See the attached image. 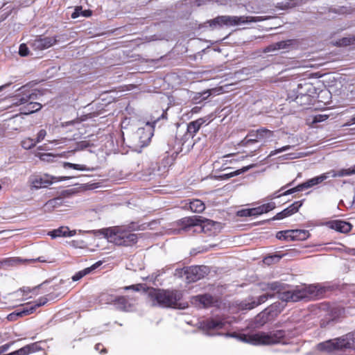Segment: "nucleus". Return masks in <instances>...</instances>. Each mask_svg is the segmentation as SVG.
<instances>
[{"label":"nucleus","mask_w":355,"mask_h":355,"mask_svg":"<svg viewBox=\"0 0 355 355\" xmlns=\"http://www.w3.org/2000/svg\"><path fill=\"white\" fill-rule=\"evenodd\" d=\"M256 133V130H251L242 141L243 144L247 146L250 144L257 143V139Z\"/></svg>","instance_id":"f704fd0d"},{"label":"nucleus","mask_w":355,"mask_h":355,"mask_svg":"<svg viewBox=\"0 0 355 355\" xmlns=\"http://www.w3.org/2000/svg\"><path fill=\"white\" fill-rule=\"evenodd\" d=\"M355 174V166L352 168H343L338 171L331 170L327 173H324L318 176L314 177L308 180L307 181L297 185V187L290 189L284 192L283 195H290L295 192L302 191L304 189H309L314 186H316L323 181L326 180L327 178H337V177H344L349 176L351 175Z\"/></svg>","instance_id":"7ed1b4c3"},{"label":"nucleus","mask_w":355,"mask_h":355,"mask_svg":"<svg viewBox=\"0 0 355 355\" xmlns=\"http://www.w3.org/2000/svg\"><path fill=\"white\" fill-rule=\"evenodd\" d=\"M210 96V92L207 90L203 92L197 93L193 97L196 103H200L201 101L207 99Z\"/></svg>","instance_id":"ea45409f"},{"label":"nucleus","mask_w":355,"mask_h":355,"mask_svg":"<svg viewBox=\"0 0 355 355\" xmlns=\"http://www.w3.org/2000/svg\"><path fill=\"white\" fill-rule=\"evenodd\" d=\"M191 302L198 309H204L212 306L214 303V299L209 294L199 295L192 297Z\"/></svg>","instance_id":"2eb2a0df"},{"label":"nucleus","mask_w":355,"mask_h":355,"mask_svg":"<svg viewBox=\"0 0 355 355\" xmlns=\"http://www.w3.org/2000/svg\"><path fill=\"white\" fill-rule=\"evenodd\" d=\"M302 205V201H295L287 208L281 212L277 213L271 218L272 220H282L286 217L290 216L298 211L300 207Z\"/></svg>","instance_id":"f3484780"},{"label":"nucleus","mask_w":355,"mask_h":355,"mask_svg":"<svg viewBox=\"0 0 355 355\" xmlns=\"http://www.w3.org/2000/svg\"><path fill=\"white\" fill-rule=\"evenodd\" d=\"M69 179V177H55L49 175L40 176L37 175H31L28 179V182L32 189H39L42 187H46L55 182H60Z\"/></svg>","instance_id":"9b49d317"},{"label":"nucleus","mask_w":355,"mask_h":355,"mask_svg":"<svg viewBox=\"0 0 355 355\" xmlns=\"http://www.w3.org/2000/svg\"><path fill=\"white\" fill-rule=\"evenodd\" d=\"M148 296L153 306L173 307L184 309L187 307L185 303H181L182 293L178 291H164L151 288L148 291Z\"/></svg>","instance_id":"f03ea898"},{"label":"nucleus","mask_w":355,"mask_h":355,"mask_svg":"<svg viewBox=\"0 0 355 355\" xmlns=\"http://www.w3.org/2000/svg\"><path fill=\"white\" fill-rule=\"evenodd\" d=\"M352 121H353V123H355V117H354V118L352 119Z\"/></svg>","instance_id":"774afa93"},{"label":"nucleus","mask_w":355,"mask_h":355,"mask_svg":"<svg viewBox=\"0 0 355 355\" xmlns=\"http://www.w3.org/2000/svg\"><path fill=\"white\" fill-rule=\"evenodd\" d=\"M137 135H139L141 146H144L148 145L153 134L150 130L146 132L145 129L139 128L137 130Z\"/></svg>","instance_id":"cd10ccee"},{"label":"nucleus","mask_w":355,"mask_h":355,"mask_svg":"<svg viewBox=\"0 0 355 355\" xmlns=\"http://www.w3.org/2000/svg\"><path fill=\"white\" fill-rule=\"evenodd\" d=\"M140 288H141V285L140 284H137V285H132V286H125L124 287V289L125 290H133V291H139L140 290Z\"/></svg>","instance_id":"5fc2aeb1"},{"label":"nucleus","mask_w":355,"mask_h":355,"mask_svg":"<svg viewBox=\"0 0 355 355\" xmlns=\"http://www.w3.org/2000/svg\"><path fill=\"white\" fill-rule=\"evenodd\" d=\"M76 230H69L68 227H60L58 229L53 230L48 233L52 239L57 237H71L76 235Z\"/></svg>","instance_id":"412c9836"},{"label":"nucleus","mask_w":355,"mask_h":355,"mask_svg":"<svg viewBox=\"0 0 355 355\" xmlns=\"http://www.w3.org/2000/svg\"><path fill=\"white\" fill-rule=\"evenodd\" d=\"M257 131V139L258 141H266L268 139H270L273 132L266 128H260L256 130Z\"/></svg>","instance_id":"c85d7f7f"},{"label":"nucleus","mask_w":355,"mask_h":355,"mask_svg":"<svg viewBox=\"0 0 355 355\" xmlns=\"http://www.w3.org/2000/svg\"><path fill=\"white\" fill-rule=\"evenodd\" d=\"M259 212L257 207L251 209H244L238 211V216L241 217L257 216Z\"/></svg>","instance_id":"72a5a7b5"},{"label":"nucleus","mask_w":355,"mask_h":355,"mask_svg":"<svg viewBox=\"0 0 355 355\" xmlns=\"http://www.w3.org/2000/svg\"><path fill=\"white\" fill-rule=\"evenodd\" d=\"M113 297H117V296L109 294H103L101 295V301L105 302V303L107 304H113L115 306V300H113Z\"/></svg>","instance_id":"a19ab883"},{"label":"nucleus","mask_w":355,"mask_h":355,"mask_svg":"<svg viewBox=\"0 0 355 355\" xmlns=\"http://www.w3.org/2000/svg\"><path fill=\"white\" fill-rule=\"evenodd\" d=\"M56 42V38L53 37H39L31 42V46L36 51H42L52 46Z\"/></svg>","instance_id":"dca6fc26"},{"label":"nucleus","mask_w":355,"mask_h":355,"mask_svg":"<svg viewBox=\"0 0 355 355\" xmlns=\"http://www.w3.org/2000/svg\"><path fill=\"white\" fill-rule=\"evenodd\" d=\"M300 153H292L284 155L285 159H293L300 157Z\"/></svg>","instance_id":"09e8293b"},{"label":"nucleus","mask_w":355,"mask_h":355,"mask_svg":"<svg viewBox=\"0 0 355 355\" xmlns=\"http://www.w3.org/2000/svg\"><path fill=\"white\" fill-rule=\"evenodd\" d=\"M225 321L220 317L210 318L200 322V328L204 331L221 329L225 325Z\"/></svg>","instance_id":"4468645a"},{"label":"nucleus","mask_w":355,"mask_h":355,"mask_svg":"<svg viewBox=\"0 0 355 355\" xmlns=\"http://www.w3.org/2000/svg\"><path fill=\"white\" fill-rule=\"evenodd\" d=\"M276 205L275 203L273 202H268L266 204H263L261 206L257 207L259 214H262L263 213H267L275 208Z\"/></svg>","instance_id":"e433bc0d"},{"label":"nucleus","mask_w":355,"mask_h":355,"mask_svg":"<svg viewBox=\"0 0 355 355\" xmlns=\"http://www.w3.org/2000/svg\"><path fill=\"white\" fill-rule=\"evenodd\" d=\"M327 117H328L327 115H325V114L315 115L314 117V119H313V122L318 123V122L323 121L326 120L327 119Z\"/></svg>","instance_id":"8fccbe9b"},{"label":"nucleus","mask_w":355,"mask_h":355,"mask_svg":"<svg viewBox=\"0 0 355 355\" xmlns=\"http://www.w3.org/2000/svg\"><path fill=\"white\" fill-rule=\"evenodd\" d=\"M270 16H218L207 22L209 26L216 28L223 26H233L248 23H257L271 19Z\"/></svg>","instance_id":"423d86ee"},{"label":"nucleus","mask_w":355,"mask_h":355,"mask_svg":"<svg viewBox=\"0 0 355 355\" xmlns=\"http://www.w3.org/2000/svg\"><path fill=\"white\" fill-rule=\"evenodd\" d=\"M293 43V40H288L286 41H281L269 45L264 49L265 53L275 51L276 50L286 49Z\"/></svg>","instance_id":"5701e85b"},{"label":"nucleus","mask_w":355,"mask_h":355,"mask_svg":"<svg viewBox=\"0 0 355 355\" xmlns=\"http://www.w3.org/2000/svg\"><path fill=\"white\" fill-rule=\"evenodd\" d=\"M291 148H292L291 146L287 145V146H283L282 148L275 149V150H272V151L270 152V156H273V155H277L278 153L284 152L286 150H288L291 149Z\"/></svg>","instance_id":"a18cd8bd"},{"label":"nucleus","mask_w":355,"mask_h":355,"mask_svg":"<svg viewBox=\"0 0 355 355\" xmlns=\"http://www.w3.org/2000/svg\"><path fill=\"white\" fill-rule=\"evenodd\" d=\"M292 241H304L309 236V232L305 230H291Z\"/></svg>","instance_id":"7c9ffc66"},{"label":"nucleus","mask_w":355,"mask_h":355,"mask_svg":"<svg viewBox=\"0 0 355 355\" xmlns=\"http://www.w3.org/2000/svg\"><path fill=\"white\" fill-rule=\"evenodd\" d=\"M37 260L40 262H44L45 260L42 259V257H38Z\"/></svg>","instance_id":"680f3d73"},{"label":"nucleus","mask_w":355,"mask_h":355,"mask_svg":"<svg viewBox=\"0 0 355 355\" xmlns=\"http://www.w3.org/2000/svg\"><path fill=\"white\" fill-rule=\"evenodd\" d=\"M291 230L279 231L276 234V238L279 240L292 241Z\"/></svg>","instance_id":"4c0bfd02"},{"label":"nucleus","mask_w":355,"mask_h":355,"mask_svg":"<svg viewBox=\"0 0 355 355\" xmlns=\"http://www.w3.org/2000/svg\"><path fill=\"white\" fill-rule=\"evenodd\" d=\"M293 182H290V183L287 184L286 186L282 187L279 191H276V192L273 193L270 196V198H271V199L277 198H279V197H281V196H284V195H283V194H284V193H279V192L280 191H282V190L284 189L286 187H290L291 185H292V184H293Z\"/></svg>","instance_id":"de8ad7c7"},{"label":"nucleus","mask_w":355,"mask_h":355,"mask_svg":"<svg viewBox=\"0 0 355 355\" xmlns=\"http://www.w3.org/2000/svg\"><path fill=\"white\" fill-rule=\"evenodd\" d=\"M288 334L284 330H277L269 333L258 332L252 334H241L237 338L242 342L254 345H287L290 343Z\"/></svg>","instance_id":"f257e3e1"},{"label":"nucleus","mask_w":355,"mask_h":355,"mask_svg":"<svg viewBox=\"0 0 355 355\" xmlns=\"http://www.w3.org/2000/svg\"><path fill=\"white\" fill-rule=\"evenodd\" d=\"M83 10L81 7H77L74 12L71 14V18L76 19L82 15Z\"/></svg>","instance_id":"603ef678"},{"label":"nucleus","mask_w":355,"mask_h":355,"mask_svg":"<svg viewBox=\"0 0 355 355\" xmlns=\"http://www.w3.org/2000/svg\"><path fill=\"white\" fill-rule=\"evenodd\" d=\"M49 154H44V155H42V156H49Z\"/></svg>","instance_id":"338daca9"},{"label":"nucleus","mask_w":355,"mask_h":355,"mask_svg":"<svg viewBox=\"0 0 355 355\" xmlns=\"http://www.w3.org/2000/svg\"><path fill=\"white\" fill-rule=\"evenodd\" d=\"M11 345H12L11 343H6L4 345H1L0 346V355L6 352L10 349Z\"/></svg>","instance_id":"3c124183"},{"label":"nucleus","mask_w":355,"mask_h":355,"mask_svg":"<svg viewBox=\"0 0 355 355\" xmlns=\"http://www.w3.org/2000/svg\"><path fill=\"white\" fill-rule=\"evenodd\" d=\"M36 144L35 140L31 138H26L21 141V146L24 149L28 150L34 147Z\"/></svg>","instance_id":"58836bf2"},{"label":"nucleus","mask_w":355,"mask_h":355,"mask_svg":"<svg viewBox=\"0 0 355 355\" xmlns=\"http://www.w3.org/2000/svg\"><path fill=\"white\" fill-rule=\"evenodd\" d=\"M273 297H274L273 294H270V293H268L263 294L262 295H260L257 298V300H253L251 302H242V304H241V308L243 309L250 310V309H252L254 307L257 306L258 305L263 304L268 298H272Z\"/></svg>","instance_id":"aec40b11"},{"label":"nucleus","mask_w":355,"mask_h":355,"mask_svg":"<svg viewBox=\"0 0 355 355\" xmlns=\"http://www.w3.org/2000/svg\"><path fill=\"white\" fill-rule=\"evenodd\" d=\"M125 228L123 227H113L107 229H102L101 233L110 243L118 245H122Z\"/></svg>","instance_id":"ddd939ff"},{"label":"nucleus","mask_w":355,"mask_h":355,"mask_svg":"<svg viewBox=\"0 0 355 355\" xmlns=\"http://www.w3.org/2000/svg\"><path fill=\"white\" fill-rule=\"evenodd\" d=\"M21 94L17 95L14 99L15 105H24L21 108V112L24 114H30L39 111L42 108V105L33 101L37 98V94L32 90H26L25 87L21 88Z\"/></svg>","instance_id":"6e6552de"},{"label":"nucleus","mask_w":355,"mask_h":355,"mask_svg":"<svg viewBox=\"0 0 355 355\" xmlns=\"http://www.w3.org/2000/svg\"><path fill=\"white\" fill-rule=\"evenodd\" d=\"M28 53L29 49L28 46L25 44H20L19 48V54L22 57H25L27 56Z\"/></svg>","instance_id":"37998d69"},{"label":"nucleus","mask_w":355,"mask_h":355,"mask_svg":"<svg viewBox=\"0 0 355 355\" xmlns=\"http://www.w3.org/2000/svg\"><path fill=\"white\" fill-rule=\"evenodd\" d=\"M4 87H5V85L1 86L0 87V91H1Z\"/></svg>","instance_id":"69168bd1"},{"label":"nucleus","mask_w":355,"mask_h":355,"mask_svg":"<svg viewBox=\"0 0 355 355\" xmlns=\"http://www.w3.org/2000/svg\"><path fill=\"white\" fill-rule=\"evenodd\" d=\"M47 302V299L45 297L40 298L34 303H27L20 309L17 310L8 315L7 319L9 321H15L19 318L34 313L36 309L41 306L44 305Z\"/></svg>","instance_id":"9d476101"},{"label":"nucleus","mask_w":355,"mask_h":355,"mask_svg":"<svg viewBox=\"0 0 355 355\" xmlns=\"http://www.w3.org/2000/svg\"><path fill=\"white\" fill-rule=\"evenodd\" d=\"M317 94L315 87L311 83L303 81L288 94V99L304 106L312 104Z\"/></svg>","instance_id":"39448f33"},{"label":"nucleus","mask_w":355,"mask_h":355,"mask_svg":"<svg viewBox=\"0 0 355 355\" xmlns=\"http://www.w3.org/2000/svg\"><path fill=\"white\" fill-rule=\"evenodd\" d=\"M135 224L132 223L129 227L128 230H125L124 236L123 239L122 245L130 246L137 242L138 236L137 234L130 233V231L137 230V227H135Z\"/></svg>","instance_id":"6ab92c4d"},{"label":"nucleus","mask_w":355,"mask_h":355,"mask_svg":"<svg viewBox=\"0 0 355 355\" xmlns=\"http://www.w3.org/2000/svg\"><path fill=\"white\" fill-rule=\"evenodd\" d=\"M21 261H22V260L17 257L8 258V259H6L0 261V268L3 266H16V265L19 264V263H21Z\"/></svg>","instance_id":"c9c22d12"},{"label":"nucleus","mask_w":355,"mask_h":355,"mask_svg":"<svg viewBox=\"0 0 355 355\" xmlns=\"http://www.w3.org/2000/svg\"><path fill=\"white\" fill-rule=\"evenodd\" d=\"M49 143H51V144H58V141L57 140H53V141H48Z\"/></svg>","instance_id":"052dcab7"},{"label":"nucleus","mask_w":355,"mask_h":355,"mask_svg":"<svg viewBox=\"0 0 355 355\" xmlns=\"http://www.w3.org/2000/svg\"><path fill=\"white\" fill-rule=\"evenodd\" d=\"M53 201V200H49V201H48V202H47V204H51Z\"/></svg>","instance_id":"0e129e2a"},{"label":"nucleus","mask_w":355,"mask_h":355,"mask_svg":"<svg viewBox=\"0 0 355 355\" xmlns=\"http://www.w3.org/2000/svg\"><path fill=\"white\" fill-rule=\"evenodd\" d=\"M285 10L288 8H293L296 6L295 3L293 1V0H286L285 1Z\"/></svg>","instance_id":"864d4df0"},{"label":"nucleus","mask_w":355,"mask_h":355,"mask_svg":"<svg viewBox=\"0 0 355 355\" xmlns=\"http://www.w3.org/2000/svg\"><path fill=\"white\" fill-rule=\"evenodd\" d=\"M352 39L348 37H343L336 42V44L340 46H346L352 43Z\"/></svg>","instance_id":"c03bdc74"},{"label":"nucleus","mask_w":355,"mask_h":355,"mask_svg":"<svg viewBox=\"0 0 355 355\" xmlns=\"http://www.w3.org/2000/svg\"><path fill=\"white\" fill-rule=\"evenodd\" d=\"M89 146V143L87 141H82L77 144V147L73 150H71L70 153H74L76 150H83L85 148H87Z\"/></svg>","instance_id":"79ce46f5"},{"label":"nucleus","mask_w":355,"mask_h":355,"mask_svg":"<svg viewBox=\"0 0 355 355\" xmlns=\"http://www.w3.org/2000/svg\"><path fill=\"white\" fill-rule=\"evenodd\" d=\"M189 205V209L192 212L201 213L205 209V205L202 201L198 199H193L186 203L185 207Z\"/></svg>","instance_id":"a878e982"},{"label":"nucleus","mask_w":355,"mask_h":355,"mask_svg":"<svg viewBox=\"0 0 355 355\" xmlns=\"http://www.w3.org/2000/svg\"><path fill=\"white\" fill-rule=\"evenodd\" d=\"M46 135V131L44 129H42L40 130L38 133H37V138H36V143H40L41 142L42 140L44 139Z\"/></svg>","instance_id":"49530a36"},{"label":"nucleus","mask_w":355,"mask_h":355,"mask_svg":"<svg viewBox=\"0 0 355 355\" xmlns=\"http://www.w3.org/2000/svg\"><path fill=\"white\" fill-rule=\"evenodd\" d=\"M252 167H253V165L244 166L241 169L236 170V171H234L233 172L228 173H224V174L221 175L220 177L223 180H227L230 178L239 175L248 171L250 168H251Z\"/></svg>","instance_id":"473e14b6"},{"label":"nucleus","mask_w":355,"mask_h":355,"mask_svg":"<svg viewBox=\"0 0 355 355\" xmlns=\"http://www.w3.org/2000/svg\"><path fill=\"white\" fill-rule=\"evenodd\" d=\"M200 107L196 106L192 108L191 112L193 113H198L200 111Z\"/></svg>","instance_id":"bf43d9fd"},{"label":"nucleus","mask_w":355,"mask_h":355,"mask_svg":"<svg viewBox=\"0 0 355 355\" xmlns=\"http://www.w3.org/2000/svg\"><path fill=\"white\" fill-rule=\"evenodd\" d=\"M91 15H92V11L89 10L83 11V12H82V15H83L85 17H89Z\"/></svg>","instance_id":"13d9d810"},{"label":"nucleus","mask_w":355,"mask_h":355,"mask_svg":"<svg viewBox=\"0 0 355 355\" xmlns=\"http://www.w3.org/2000/svg\"><path fill=\"white\" fill-rule=\"evenodd\" d=\"M287 284L279 282L260 284V289L263 291H272L278 295V298L284 302H298L302 300L303 291H298V289L292 291L287 290Z\"/></svg>","instance_id":"0eeeda50"},{"label":"nucleus","mask_w":355,"mask_h":355,"mask_svg":"<svg viewBox=\"0 0 355 355\" xmlns=\"http://www.w3.org/2000/svg\"><path fill=\"white\" fill-rule=\"evenodd\" d=\"M37 350V345L33 343L27 345L14 352L15 355H28L31 353L35 352Z\"/></svg>","instance_id":"c756f323"},{"label":"nucleus","mask_w":355,"mask_h":355,"mask_svg":"<svg viewBox=\"0 0 355 355\" xmlns=\"http://www.w3.org/2000/svg\"><path fill=\"white\" fill-rule=\"evenodd\" d=\"M327 225L332 230H334L338 232L346 234L351 231L352 228V225L351 223L340 220H335L329 221L327 223Z\"/></svg>","instance_id":"a211bd4d"},{"label":"nucleus","mask_w":355,"mask_h":355,"mask_svg":"<svg viewBox=\"0 0 355 355\" xmlns=\"http://www.w3.org/2000/svg\"><path fill=\"white\" fill-rule=\"evenodd\" d=\"M101 264V261H98L93 264L92 266L86 268L82 270L77 272L73 277L72 280L73 282H76L82 279L85 275L91 273L93 270H96L98 267H99Z\"/></svg>","instance_id":"393cba45"},{"label":"nucleus","mask_w":355,"mask_h":355,"mask_svg":"<svg viewBox=\"0 0 355 355\" xmlns=\"http://www.w3.org/2000/svg\"><path fill=\"white\" fill-rule=\"evenodd\" d=\"M38 149H40V150H44L45 148L43 147V146H40L38 147Z\"/></svg>","instance_id":"e2e57ef3"},{"label":"nucleus","mask_w":355,"mask_h":355,"mask_svg":"<svg viewBox=\"0 0 355 355\" xmlns=\"http://www.w3.org/2000/svg\"><path fill=\"white\" fill-rule=\"evenodd\" d=\"M297 289L298 291H303V296L302 297V300L304 298L315 297L318 294V289L317 286L314 285H309L308 286L302 287Z\"/></svg>","instance_id":"bb28decb"},{"label":"nucleus","mask_w":355,"mask_h":355,"mask_svg":"<svg viewBox=\"0 0 355 355\" xmlns=\"http://www.w3.org/2000/svg\"><path fill=\"white\" fill-rule=\"evenodd\" d=\"M206 121L207 120L205 118H200L196 121L190 122L187 125L188 133L193 137Z\"/></svg>","instance_id":"b1692460"},{"label":"nucleus","mask_w":355,"mask_h":355,"mask_svg":"<svg viewBox=\"0 0 355 355\" xmlns=\"http://www.w3.org/2000/svg\"><path fill=\"white\" fill-rule=\"evenodd\" d=\"M115 300V307L118 309L130 311L132 309V304L124 297L117 296V297H113Z\"/></svg>","instance_id":"4be33fe9"},{"label":"nucleus","mask_w":355,"mask_h":355,"mask_svg":"<svg viewBox=\"0 0 355 355\" xmlns=\"http://www.w3.org/2000/svg\"><path fill=\"white\" fill-rule=\"evenodd\" d=\"M319 351L333 353L345 349L355 351V331L349 332L340 337L320 343L317 345Z\"/></svg>","instance_id":"20e7f679"},{"label":"nucleus","mask_w":355,"mask_h":355,"mask_svg":"<svg viewBox=\"0 0 355 355\" xmlns=\"http://www.w3.org/2000/svg\"><path fill=\"white\" fill-rule=\"evenodd\" d=\"M209 272L205 266H192L184 269V276L188 283L195 282L203 278Z\"/></svg>","instance_id":"f8f14e48"},{"label":"nucleus","mask_w":355,"mask_h":355,"mask_svg":"<svg viewBox=\"0 0 355 355\" xmlns=\"http://www.w3.org/2000/svg\"><path fill=\"white\" fill-rule=\"evenodd\" d=\"M63 167L64 168H73V169L81 171H94V168H89L85 165L72 164L70 162H64Z\"/></svg>","instance_id":"2f4dec72"},{"label":"nucleus","mask_w":355,"mask_h":355,"mask_svg":"<svg viewBox=\"0 0 355 355\" xmlns=\"http://www.w3.org/2000/svg\"><path fill=\"white\" fill-rule=\"evenodd\" d=\"M205 222L209 223L211 222L207 219H202L201 216H193L189 217H184L180 219L178 224L180 228L178 230V232H187L191 231L193 228H195L193 232H204Z\"/></svg>","instance_id":"1a4fd4ad"},{"label":"nucleus","mask_w":355,"mask_h":355,"mask_svg":"<svg viewBox=\"0 0 355 355\" xmlns=\"http://www.w3.org/2000/svg\"><path fill=\"white\" fill-rule=\"evenodd\" d=\"M285 1H282L279 3H277L275 6L276 8L280 9V10H285Z\"/></svg>","instance_id":"4d7b16f0"},{"label":"nucleus","mask_w":355,"mask_h":355,"mask_svg":"<svg viewBox=\"0 0 355 355\" xmlns=\"http://www.w3.org/2000/svg\"><path fill=\"white\" fill-rule=\"evenodd\" d=\"M95 349L96 351H100L101 353H105L106 349L103 347V346L101 343H98L95 345Z\"/></svg>","instance_id":"6e6d98bb"}]
</instances>
